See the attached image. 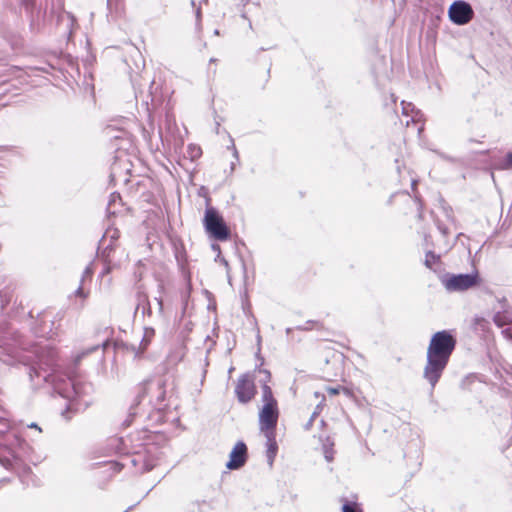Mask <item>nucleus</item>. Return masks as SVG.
<instances>
[{
    "label": "nucleus",
    "instance_id": "f257e3e1",
    "mask_svg": "<svg viewBox=\"0 0 512 512\" xmlns=\"http://www.w3.org/2000/svg\"><path fill=\"white\" fill-rule=\"evenodd\" d=\"M456 340L446 330L436 332L428 345L423 377L434 389L455 349Z\"/></svg>",
    "mask_w": 512,
    "mask_h": 512
},
{
    "label": "nucleus",
    "instance_id": "f03ea898",
    "mask_svg": "<svg viewBox=\"0 0 512 512\" xmlns=\"http://www.w3.org/2000/svg\"><path fill=\"white\" fill-rule=\"evenodd\" d=\"M55 391L63 398L68 399L70 402L76 399H81L91 395L94 392V386L92 383L87 382L81 378H71L66 380H59L54 383ZM72 403L62 412V416L66 419H70L69 412L71 410Z\"/></svg>",
    "mask_w": 512,
    "mask_h": 512
},
{
    "label": "nucleus",
    "instance_id": "7ed1b4c3",
    "mask_svg": "<svg viewBox=\"0 0 512 512\" xmlns=\"http://www.w3.org/2000/svg\"><path fill=\"white\" fill-rule=\"evenodd\" d=\"M166 384L167 380L161 376L146 380L139 388L137 404L147 402L155 409H163L167 393Z\"/></svg>",
    "mask_w": 512,
    "mask_h": 512
},
{
    "label": "nucleus",
    "instance_id": "20e7f679",
    "mask_svg": "<svg viewBox=\"0 0 512 512\" xmlns=\"http://www.w3.org/2000/svg\"><path fill=\"white\" fill-rule=\"evenodd\" d=\"M477 271L467 274L447 273L440 277V282L448 292H463L479 284Z\"/></svg>",
    "mask_w": 512,
    "mask_h": 512
},
{
    "label": "nucleus",
    "instance_id": "39448f33",
    "mask_svg": "<svg viewBox=\"0 0 512 512\" xmlns=\"http://www.w3.org/2000/svg\"><path fill=\"white\" fill-rule=\"evenodd\" d=\"M206 232L218 241H225L230 236V231L218 211L209 206L205 210L203 219Z\"/></svg>",
    "mask_w": 512,
    "mask_h": 512
},
{
    "label": "nucleus",
    "instance_id": "423d86ee",
    "mask_svg": "<svg viewBox=\"0 0 512 512\" xmlns=\"http://www.w3.org/2000/svg\"><path fill=\"white\" fill-rule=\"evenodd\" d=\"M497 307H493V322L502 330L503 336L512 341V307L505 297L497 299Z\"/></svg>",
    "mask_w": 512,
    "mask_h": 512
},
{
    "label": "nucleus",
    "instance_id": "0eeeda50",
    "mask_svg": "<svg viewBox=\"0 0 512 512\" xmlns=\"http://www.w3.org/2000/svg\"><path fill=\"white\" fill-rule=\"evenodd\" d=\"M448 17L456 25H465L473 19L474 10L468 2L456 0L448 9Z\"/></svg>",
    "mask_w": 512,
    "mask_h": 512
},
{
    "label": "nucleus",
    "instance_id": "6e6552de",
    "mask_svg": "<svg viewBox=\"0 0 512 512\" xmlns=\"http://www.w3.org/2000/svg\"><path fill=\"white\" fill-rule=\"evenodd\" d=\"M256 394V387L252 377L249 374H242L236 383L235 386V395L237 400L246 404L250 402Z\"/></svg>",
    "mask_w": 512,
    "mask_h": 512
},
{
    "label": "nucleus",
    "instance_id": "1a4fd4ad",
    "mask_svg": "<svg viewBox=\"0 0 512 512\" xmlns=\"http://www.w3.org/2000/svg\"><path fill=\"white\" fill-rule=\"evenodd\" d=\"M278 421V408L277 406H270V404H263L259 412V427L260 430L270 431L275 430Z\"/></svg>",
    "mask_w": 512,
    "mask_h": 512
},
{
    "label": "nucleus",
    "instance_id": "9d476101",
    "mask_svg": "<svg viewBox=\"0 0 512 512\" xmlns=\"http://www.w3.org/2000/svg\"><path fill=\"white\" fill-rule=\"evenodd\" d=\"M248 458L247 446L243 441H238L229 455V461L226 468L229 470H238L243 467Z\"/></svg>",
    "mask_w": 512,
    "mask_h": 512
},
{
    "label": "nucleus",
    "instance_id": "9b49d317",
    "mask_svg": "<svg viewBox=\"0 0 512 512\" xmlns=\"http://www.w3.org/2000/svg\"><path fill=\"white\" fill-rule=\"evenodd\" d=\"M402 106V114L407 119L405 121V125L408 127L410 125V122L416 123L420 125L417 128L418 134L420 135L424 130V120H423V113L416 109L415 106L406 101L401 102Z\"/></svg>",
    "mask_w": 512,
    "mask_h": 512
},
{
    "label": "nucleus",
    "instance_id": "f8f14e48",
    "mask_svg": "<svg viewBox=\"0 0 512 512\" xmlns=\"http://www.w3.org/2000/svg\"><path fill=\"white\" fill-rule=\"evenodd\" d=\"M130 464L134 467H139L141 473L152 470L156 463L153 459L147 458L140 453H136L134 456L128 458Z\"/></svg>",
    "mask_w": 512,
    "mask_h": 512
},
{
    "label": "nucleus",
    "instance_id": "ddd939ff",
    "mask_svg": "<svg viewBox=\"0 0 512 512\" xmlns=\"http://www.w3.org/2000/svg\"><path fill=\"white\" fill-rule=\"evenodd\" d=\"M260 373L264 374L263 385H262V401L264 404H270V406H277V401L275 400L271 388L268 386L267 382L271 378V374L266 369H260Z\"/></svg>",
    "mask_w": 512,
    "mask_h": 512
},
{
    "label": "nucleus",
    "instance_id": "4468645a",
    "mask_svg": "<svg viewBox=\"0 0 512 512\" xmlns=\"http://www.w3.org/2000/svg\"><path fill=\"white\" fill-rule=\"evenodd\" d=\"M264 435L266 437V447H267V458L269 461V464L272 465L274 458L277 454L278 446L275 438V431H263Z\"/></svg>",
    "mask_w": 512,
    "mask_h": 512
},
{
    "label": "nucleus",
    "instance_id": "2eb2a0df",
    "mask_svg": "<svg viewBox=\"0 0 512 512\" xmlns=\"http://www.w3.org/2000/svg\"><path fill=\"white\" fill-rule=\"evenodd\" d=\"M107 9L112 19L120 17L124 12V0H107Z\"/></svg>",
    "mask_w": 512,
    "mask_h": 512
},
{
    "label": "nucleus",
    "instance_id": "dca6fc26",
    "mask_svg": "<svg viewBox=\"0 0 512 512\" xmlns=\"http://www.w3.org/2000/svg\"><path fill=\"white\" fill-rule=\"evenodd\" d=\"M112 252V246L110 244L106 245V247H104L102 253H101V257L104 261V268L101 272V276H104L105 274H108L111 272V270L115 267V264L113 263L112 259H111V254Z\"/></svg>",
    "mask_w": 512,
    "mask_h": 512
},
{
    "label": "nucleus",
    "instance_id": "f3484780",
    "mask_svg": "<svg viewBox=\"0 0 512 512\" xmlns=\"http://www.w3.org/2000/svg\"><path fill=\"white\" fill-rule=\"evenodd\" d=\"M472 327L475 332L485 334L490 331V322L482 316H475L472 321Z\"/></svg>",
    "mask_w": 512,
    "mask_h": 512
},
{
    "label": "nucleus",
    "instance_id": "a211bd4d",
    "mask_svg": "<svg viewBox=\"0 0 512 512\" xmlns=\"http://www.w3.org/2000/svg\"><path fill=\"white\" fill-rule=\"evenodd\" d=\"M322 450L324 458L327 462H331L334 459V441L330 437H326L322 440Z\"/></svg>",
    "mask_w": 512,
    "mask_h": 512
},
{
    "label": "nucleus",
    "instance_id": "6ab92c4d",
    "mask_svg": "<svg viewBox=\"0 0 512 512\" xmlns=\"http://www.w3.org/2000/svg\"><path fill=\"white\" fill-rule=\"evenodd\" d=\"M119 238V232L116 229L107 230L102 238V245L110 244L112 246V251L114 250L113 242Z\"/></svg>",
    "mask_w": 512,
    "mask_h": 512
},
{
    "label": "nucleus",
    "instance_id": "aec40b11",
    "mask_svg": "<svg viewBox=\"0 0 512 512\" xmlns=\"http://www.w3.org/2000/svg\"><path fill=\"white\" fill-rule=\"evenodd\" d=\"M10 457H0V463L6 468V469H14V464L19 460L18 455L15 453V451H9Z\"/></svg>",
    "mask_w": 512,
    "mask_h": 512
},
{
    "label": "nucleus",
    "instance_id": "412c9836",
    "mask_svg": "<svg viewBox=\"0 0 512 512\" xmlns=\"http://www.w3.org/2000/svg\"><path fill=\"white\" fill-rule=\"evenodd\" d=\"M440 262V255L435 254L432 251H428L425 255L424 264L429 269H434V265Z\"/></svg>",
    "mask_w": 512,
    "mask_h": 512
},
{
    "label": "nucleus",
    "instance_id": "4be33fe9",
    "mask_svg": "<svg viewBox=\"0 0 512 512\" xmlns=\"http://www.w3.org/2000/svg\"><path fill=\"white\" fill-rule=\"evenodd\" d=\"M99 346L100 345H93V346H91V347H89L87 349H84L81 352L77 353L74 356V359H73L74 364L77 366L84 357H86L88 354L98 350Z\"/></svg>",
    "mask_w": 512,
    "mask_h": 512
},
{
    "label": "nucleus",
    "instance_id": "5701e85b",
    "mask_svg": "<svg viewBox=\"0 0 512 512\" xmlns=\"http://www.w3.org/2000/svg\"><path fill=\"white\" fill-rule=\"evenodd\" d=\"M191 5L192 7L194 8V13H195V18H196V29L198 31H201L202 29V25H201V18H202V14H201V6H196V3L194 0H191Z\"/></svg>",
    "mask_w": 512,
    "mask_h": 512
},
{
    "label": "nucleus",
    "instance_id": "b1692460",
    "mask_svg": "<svg viewBox=\"0 0 512 512\" xmlns=\"http://www.w3.org/2000/svg\"><path fill=\"white\" fill-rule=\"evenodd\" d=\"M188 155L190 157L191 160H195L197 158H199L201 156V148L197 145H194V144H190L188 146Z\"/></svg>",
    "mask_w": 512,
    "mask_h": 512
},
{
    "label": "nucleus",
    "instance_id": "393cba45",
    "mask_svg": "<svg viewBox=\"0 0 512 512\" xmlns=\"http://www.w3.org/2000/svg\"><path fill=\"white\" fill-rule=\"evenodd\" d=\"M41 322L43 323V327L35 328V334L40 337H45L49 335L52 331L50 326L46 325V320L44 318L41 319Z\"/></svg>",
    "mask_w": 512,
    "mask_h": 512
},
{
    "label": "nucleus",
    "instance_id": "a878e982",
    "mask_svg": "<svg viewBox=\"0 0 512 512\" xmlns=\"http://www.w3.org/2000/svg\"><path fill=\"white\" fill-rule=\"evenodd\" d=\"M342 512H363L356 502H346L342 507Z\"/></svg>",
    "mask_w": 512,
    "mask_h": 512
},
{
    "label": "nucleus",
    "instance_id": "bb28decb",
    "mask_svg": "<svg viewBox=\"0 0 512 512\" xmlns=\"http://www.w3.org/2000/svg\"><path fill=\"white\" fill-rule=\"evenodd\" d=\"M154 302L156 303L159 317L164 318L165 317L164 303H163V299H162L161 295H159L158 297H155Z\"/></svg>",
    "mask_w": 512,
    "mask_h": 512
},
{
    "label": "nucleus",
    "instance_id": "cd10ccee",
    "mask_svg": "<svg viewBox=\"0 0 512 512\" xmlns=\"http://www.w3.org/2000/svg\"><path fill=\"white\" fill-rule=\"evenodd\" d=\"M319 409H320V404L317 405L316 407V410L312 413L310 419L307 421V423L304 425V429L305 430H310L312 425H313V422L315 420V418L317 417L318 413H319Z\"/></svg>",
    "mask_w": 512,
    "mask_h": 512
},
{
    "label": "nucleus",
    "instance_id": "c85d7f7f",
    "mask_svg": "<svg viewBox=\"0 0 512 512\" xmlns=\"http://www.w3.org/2000/svg\"><path fill=\"white\" fill-rule=\"evenodd\" d=\"M503 168H505V169L512 168V151L506 155V157L503 161Z\"/></svg>",
    "mask_w": 512,
    "mask_h": 512
},
{
    "label": "nucleus",
    "instance_id": "c756f323",
    "mask_svg": "<svg viewBox=\"0 0 512 512\" xmlns=\"http://www.w3.org/2000/svg\"><path fill=\"white\" fill-rule=\"evenodd\" d=\"M92 274H93L92 267H91V265H88V266L84 269V271H83V273H82L81 283L83 284V282H84L85 278H87V277H91V276H92Z\"/></svg>",
    "mask_w": 512,
    "mask_h": 512
},
{
    "label": "nucleus",
    "instance_id": "7c9ffc66",
    "mask_svg": "<svg viewBox=\"0 0 512 512\" xmlns=\"http://www.w3.org/2000/svg\"><path fill=\"white\" fill-rule=\"evenodd\" d=\"M82 285L83 284L81 283L80 286L76 289L75 295L81 298H86L87 293L84 292Z\"/></svg>",
    "mask_w": 512,
    "mask_h": 512
},
{
    "label": "nucleus",
    "instance_id": "2f4dec72",
    "mask_svg": "<svg viewBox=\"0 0 512 512\" xmlns=\"http://www.w3.org/2000/svg\"><path fill=\"white\" fill-rule=\"evenodd\" d=\"M116 200H121L120 195H119V194H117V193H113V194H111V196H110V201H109V203H108V208L111 206V204H112V203H115V202H116Z\"/></svg>",
    "mask_w": 512,
    "mask_h": 512
},
{
    "label": "nucleus",
    "instance_id": "473e14b6",
    "mask_svg": "<svg viewBox=\"0 0 512 512\" xmlns=\"http://www.w3.org/2000/svg\"><path fill=\"white\" fill-rule=\"evenodd\" d=\"M341 389H342V388H341L340 386H339V387H337V388L329 387V388H327V392H328L330 395H337V394H339V392H340V390H341Z\"/></svg>",
    "mask_w": 512,
    "mask_h": 512
},
{
    "label": "nucleus",
    "instance_id": "72a5a7b5",
    "mask_svg": "<svg viewBox=\"0 0 512 512\" xmlns=\"http://www.w3.org/2000/svg\"><path fill=\"white\" fill-rule=\"evenodd\" d=\"M230 148L233 150V156L238 161V159H239L238 151H237V149H236V147H235L233 142L231 143Z\"/></svg>",
    "mask_w": 512,
    "mask_h": 512
},
{
    "label": "nucleus",
    "instance_id": "f704fd0d",
    "mask_svg": "<svg viewBox=\"0 0 512 512\" xmlns=\"http://www.w3.org/2000/svg\"><path fill=\"white\" fill-rule=\"evenodd\" d=\"M114 466L116 467L117 471H121L122 467L125 466V464L115 463Z\"/></svg>",
    "mask_w": 512,
    "mask_h": 512
},
{
    "label": "nucleus",
    "instance_id": "c9c22d12",
    "mask_svg": "<svg viewBox=\"0 0 512 512\" xmlns=\"http://www.w3.org/2000/svg\"><path fill=\"white\" fill-rule=\"evenodd\" d=\"M30 428H35V429H38L39 431H41V429L38 427V425L36 423H32L29 425Z\"/></svg>",
    "mask_w": 512,
    "mask_h": 512
},
{
    "label": "nucleus",
    "instance_id": "e433bc0d",
    "mask_svg": "<svg viewBox=\"0 0 512 512\" xmlns=\"http://www.w3.org/2000/svg\"><path fill=\"white\" fill-rule=\"evenodd\" d=\"M143 102H144V103H145V105H146L147 111L150 113V107H149V102H148V100L143 99Z\"/></svg>",
    "mask_w": 512,
    "mask_h": 512
},
{
    "label": "nucleus",
    "instance_id": "4c0bfd02",
    "mask_svg": "<svg viewBox=\"0 0 512 512\" xmlns=\"http://www.w3.org/2000/svg\"><path fill=\"white\" fill-rule=\"evenodd\" d=\"M145 310H146V308H144V311H145ZM147 313H148L149 315H151V305H150V303H148V304H147Z\"/></svg>",
    "mask_w": 512,
    "mask_h": 512
},
{
    "label": "nucleus",
    "instance_id": "58836bf2",
    "mask_svg": "<svg viewBox=\"0 0 512 512\" xmlns=\"http://www.w3.org/2000/svg\"><path fill=\"white\" fill-rule=\"evenodd\" d=\"M142 95V92L135 91V98L138 100L139 97Z\"/></svg>",
    "mask_w": 512,
    "mask_h": 512
},
{
    "label": "nucleus",
    "instance_id": "ea45409f",
    "mask_svg": "<svg viewBox=\"0 0 512 512\" xmlns=\"http://www.w3.org/2000/svg\"><path fill=\"white\" fill-rule=\"evenodd\" d=\"M164 291V286L162 284L159 285V292L162 294Z\"/></svg>",
    "mask_w": 512,
    "mask_h": 512
},
{
    "label": "nucleus",
    "instance_id": "a19ab883",
    "mask_svg": "<svg viewBox=\"0 0 512 512\" xmlns=\"http://www.w3.org/2000/svg\"><path fill=\"white\" fill-rule=\"evenodd\" d=\"M151 105L153 108H155V106H156L155 99L153 97L151 98Z\"/></svg>",
    "mask_w": 512,
    "mask_h": 512
},
{
    "label": "nucleus",
    "instance_id": "79ce46f5",
    "mask_svg": "<svg viewBox=\"0 0 512 512\" xmlns=\"http://www.w3.org/2000/svg\"><path fill=\"white\" fill-rule=\"evenodd\" d=\"M219 126H220V123L218 121H216V133L219 132Z\"/></svg>",
    "mask_w": 512,
    "mask_h": 512
},
{
    "label": "nucleus",
    "instance_id": "37998d69",
    "mask_svg": "<svg viewBox=\"0 0 512 512\" xmlns=\"http://www.w3.org/2000/svg\"><path fill=\"white\" fill-rule=\"evenodd\" d=\"M214 35H219V30L218 29L214 30Z\"/></svg>",
    "mask_w": 512,
    "mask_h": 512
},
{
    "label": "nucleus",
    "instance_id": "c03bdc74",
    "mask_svg": "<svg viewBox=\"0 0 512 512\" xmlns=\"http://www.w3.org/2000/svg\"><path fill=\"white\" fill-rule=\"evenodd\" d=\"M133 507H134V506H130V507H128V509H127V510H125V511H123V512H128V511H129V510H131Z\"/></svg>",
    "mask_w": 512,
    "mask_h": 512
},
{
    "label": "nucleus",
    "instance_id": "a18cd8bd",
    "mask_svg": "<svg viewBox=\"0 0 512 512\" xmlns=\"http://www.w3.org/2000/svg\"><path fill=\"white\" fill-rule=\"evenodd\" d=\"M200 3H205L207 4L208 3V0H201Z\"/></svg>",
    "mask_w": 512,
    "mask_h": 512
},
{
    "label": "nucleus",
    "instance_id": "49530a36",
    "mask_svg": "<svg viewBox=\"0 0 512 512\" xmlns=\"http://www.w3.org/2000/svg\"><path fill=\"white\" fill-rule=\"evenodd\" d=\"M215 61H216V59H214V58L210 59V62H212V63H215Z\"/></svg>",
    "mask_w": 512,
    "mask_h": 512
},
{
    "label": "nucleus",
    "instance_id": "de8ad7c7",
    "mask_svg": "<svg viewBox=\"0 0 512 512\" xmlns=\"http://www.w3.org/2000/svg\"><path fill=\"white\" fill-rule=\"evenodd\" d=\"M391 97H392L393 102H395L394 94H391Z\"/></svg>",
    "mask_w": 512,
    "mask_h": 512
},
{
    "label": "nucleus",
    "instance_id": "09e8293b",
    "mask_svg": "<svg viewBox=\"0 0 512 512\" xmlns=\"http://www.w3.org/2000/svg\"><path fill=\"white\" fill-rule=\"evenodd\" d=\"M415 185H416V181H415V180H413V181H412V186L414 187Z\"/></svg>",
    "mask_w": 512,
    "mask_h": 512
},
{
    "label": "nucleus",
    "instance_id": "8fccbe9b",
    "mask_svg": "<svg viewBox=\"0 0 512 512\" xmlns=\"http://www.w3.org/2000/svg\"><path fill=\"white\" fill-rule=\"evenodd\" d=\"M234 166H235V164H234V163H232V164H231V170H233V169H234Z\"/></svg>",
    "mask_w": 512,
    "mask_h": 512
},
{
    "label": "nucleus",
    "instance_id": "3c124183",
    "mask_svg": "<svg viewBox=\"0 0 512 512\" xmlns=\"http://www.w3.org/2000/svg\"><path fill=\"white\" fill-rule=\"evenodd\" d=\"M444 234L446 233V229L445 228H442L441 230Z\"/></svg>",
    "mask_w": 512,
    "mask_h": 512
}]
</instances>
